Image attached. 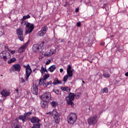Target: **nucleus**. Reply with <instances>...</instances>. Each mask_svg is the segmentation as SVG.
I'll return each instance as SVG.
<instances>
[{"mask_svg":"<svg viewBox=\"0 0 128 128\" xmlns=\"http://www.w3.org/2000/svg\"><path fill=\"white\" fill-rule=\"evenodd\" d=\"M70 70H72V66L68 65L67 67V72H68Z\"/></svg>","mask_w":128,"mask_h":128,"instance_id":"4c0bfd02","label":"nucleus"},{"mask_svg":"<svg viewBox=\"0 0 128 128\" xmlns=\"http://www.w3.org/2000/svg\"><path fill=\"white\" fill-rule=\"evenodd\" d=\"M26 34H30V32H32L34 30V24H32L29 22L26 24Z\"/></svg>","mask_w":128,"mask_h":128,"instance_id":"6e6552de","label":"nucleus"},{"mask_svg":"<svg viewBox=\"0 0 128 128\" xmlns=\"http://www.w3.org/2000/svg\"><path fill=\"white\" fill-rule=\"evenodd\" d=\"M21 68L22 67L20 66V64H14L12 66V68H10V72H20Z\"/></svg>","mask_w":128,"mask_h":128,"instance_id":"39448f33","label":"nucleus"},{"mask_svg":"<svg viewBox=\"0 0 128 128\" xmlns=\"http://www.w3.org/2000/svg\"><path fill=\"white\" fill-rule=\"evenodd\" d=\"M8 58H10V52H6L4 60L5 62H6L7 60H8Z\"/></svg>","mask_w":128,"mask_h":128,"instance_id":"4be33fe9","label":"nucleus"},{"mask_svg":"<svg viewBox=\"0 0 128 128\" xmlns=\"http://www.w3.org/2000/svg\"><path fill=\"white\" fill-rule=\"evenodd\" d=\"M8 52H10V54H14L16 53V50H8Z\"/></svg>","mask_w":128,"mask_h":128,"instance_id":"58836bf2","label":"nucleus"},{"mask_svg":"<svg viewBox=\"0 0 128 128\" xmlns=\"http://www.w3.org/2000/svg\"><path fill=\"white\" fill-rule=\"evenodd\" d=\"M56 65H52L48 68V70L50 72H54V70H56Z\"/></svg>","mask_w":128,"mask_h":128,"instance_id":"f3484780","label":"nucleus"},{"mask_svg":"<svg viewBox=\"0 0 128 128\" xmlns=\"http://www.w3.org/2000/svg\"><path fill=\"white\" fill-rule=\"evenodd\" d=\"M118 50H120V49H118Z\"/></svg>","mask_w":128,"mask_h":128,"instance_id":"4d7b16f0","label":"nucleus"},{"mask_svg":"<svg viewBox=\"0 0 128 128\" xmlns=\"http://www.w3.org/2000/svg\"><path fill=\"white\" fill-rule=\"evenodd\" d=\"M78 120L76 114L74 113H70L68 116L67 121L69 124H74Z\"/></svg>","mask_w":128,"mask_h":128,"instance_id":"f257e3e1","label":"nucleus"},{"mask_svg":"<svg viewBox=\"0 0 128 128\" xmlns=\"http://www.w3.org/2000/svg\"><path fill=\"white\" fill-rule=\"evenodd\" d=\"M102 8H105L106 10H110V8H108V6L106 4H104V6L102 7Z\"/></svg>","mask_w":128,"mask_h":128,"instance_id":"473e14b6","label":"nucleus"},{"mask_svg":"<svg viewBox=\"0 0 128 128\" xmlns=\"http://www.w3.org/2000/svg\"><path fill=\"white\" fill-rule=\"evenodd\" d=\"M88 60V62H90V64H92V60Z\"/></svg>","mask_w":128,"mask_h":128,"instance_id":"864d4df0","label":"nucleus"},{"mask_svg":"<svg viewBox=\"0 0 128 128\" xmlns=\"http://www.w3.org/2000/svg\"><path fill=\"white\" fill-rule=\"evenodd\" d=\"M50 78V74H45L43 76V78H41L39 81V84L40 86H42V83H44L45 82H46V80L47 78Z\"/></svg>","mask_w":128,"mask_h":128,"instance_id":"ddd939ff","label":"nucleus"},{"mask_svg":"<svg viewBox=\"0 0 128 128\" xmlns=\"http://www.w3.org/2000/svg\"><path fill=\"white\" fill-rule=\"evenodd\" d=\"M20 80L22 84H24V78H20Z\"/></svg>","mask_w":128,"mask_h":128,"instance_id":"79ce46f5","label":"nucleus"},{"mask_svg":"<svg viewBox=\"0 0 128 128\" xmlns=\"http://www.w3.org/2000/svg\"><path fill=\"white\" fill-rule=\"evenodd\" d=\"M88 122L90 126L96 124V123L98 122V116L96 115H94L93 116L88 118Z\"/></svg>","mask_w":128,"mask_h":128,"instance_id":"1a4fd4ad","label":"nucleus"},{"mask_svg":"<svg viewBox=\"0 0 128 128\" xmlns=\"http://www.w3.org/2000/svg\"><path fill=\"white\" fill-rule=\"evenodd\" d=\"M41 98L44 102H48L52 98L50 92H46L41 96Z\"/></svg>","mask_w":128,"mask_h":128,"instance_id":"423d86ee","label":"nucleus"},{"mask_svg":"<svg viewBox=\"0 0 128 128\" xmlns=\"http://www.w3.org/2000/svg\"><path fill=\"white\" fill-rule=\"evenodd\" d=\"M44 46V42H42L40 44H34L32 46L33 51L35 52H40Z\"/></svg>","mask_w":128,"mask_h":128,"instance_id":"f03ea898","label":"nucleus"},{"mask_svg":"<svg viewBox=\"0 0 128 128\" xmlns=\"http://www.w3.org/2000/svg\"><path fill=\"white\" fill-rule=\"evenodd\" d=\"M125 76H128V72H126V73L125 74Z\"/></svg>","mask_w":128,"mask_h":128,"instance_id":"603ef678","label":"nucleus"},{"mask_svg":"<svg viewBox=\"0 0 128 128\" xmlns=\"http://www.w3.org/2000/svg\"><path fill=\"white\" fill-rule=\"evenodd\" d=\"M66 100L68 104L71 105V106H74V104L72 100H74V94L70 93L68 96L66 98Z\"/></svg>","mask_w":128,"mask_h":128,"instance_id":"20e7f679","label":"nucleus"},{"mask_svg":"<svg viewBox=\"0 0 128 128\" xmlns=\"http://www.w3.org/2000/svg\"><path fill=\"white\" fill-rule=\"evenodd\" d=\"M48 30V26H43L41 30L38 32V36H44V34H46V31Z\"/></svg>","mask_w":128,"mask_h":128,"instance_id":"9d476101","label":"nucleus"},{"mask_svg":"<svg viewBox=\"0 0 128 128\" xmlns=\"http://www.w3.org/2000/svg\"><path fill=\"white\" fill-rule=\"evenodd\" d=\"M76 98H80V96H82V93L80 92H78V93H76V94H74Z\"/></svg>","mask_w":128,"mask_h":128,"instance_id":"c85d7f7f","label":"nucleus"},{"mask_svg":"<svg viewBox=\"0 0 128 128\" xmlns=\"http://www.w3.org/2000/svg\"><path fill=\"white\" fill-rule=\"evenodd\" d=\"M100 44L101 46H104V42H101V43Z\"/></svg>","mask_w":128,"mask_h":128,"instance_id":"3c124183","label":"nucleus"},{"mask_svg":"<svg viewBox=\"0 0 128 128\" xmlns=\"http://www.w3.org/2000/svg\"><path fill=\"white\" fill-rule=\"evenodd\" d=\"M6 51H3L0 53V58L4 60V58H6Z\"/></svg>","mask_w":128,"mask_h":128,"instance_id":"a211bd4d","label":"nucleus"},{"mask_svg":"<svg viewBox=\"0 0 128 128\" xmlns=\"http://www.w3.org/2000/svg\"><path fill=\"white\" fill-rule=\"evenodd\" d=\"M16 32H17V34H18V36L22 34V28L18 29L16 31Z\"/></svg>","mask_w":128,"mask_h":128,"instance_id":"cd10ccee","label":"nucleus"},{"mask_svg":"<svg viewBox=\"0 0 128 128\" xmlns=\"http://www.w3.org/2000/svg\"><path fill=\"white\" fill-rule=\"evenodd\" d=\"M24 68H26V76L25 77L26 80H28V78H30V74H32V68H30V66L29 64H28L27 66H24Z\"/></svg>","mask_w":128,"mask_h":128,"instance_id":"0eeeda50","label":"nucleus"},{"mask_svg":"<svg viewBox=\"0 0 128 128\" xmlns=\"http://www.w3.org/2000/svg\"><path fill=\"white\" fill-rule=\"evenodd\" d=\"M70 44H72V42H70V41L68 42V44L69 46H70Z\"/></svg>","mask_w":128,"mask_h":128,"instance_id":"8fccbe9b","label":"nucleus"},{"mask_svg":"<svg viewBox=\"0 0 128 128\" xmlns=\"http://www.w3.org/2000/svg\"><path fill=\"white\" fill-rule=\"evenodd\" d=\"M15 94H18V89H16L15 92H14Z\"/></svg>","mask_w":128,"mask_h":128,"instance_id":"a18cd8bd","label":"nucleus"},{"mask_svg":"<svg viewBox=\"0 0 128 128\" xmlns=\"http://www.w3.org/2000/svg\"><path fill=\"white\" fill-rule=\"evenodd\" d=\"M108 90L106 88H104L101 90L100 91V94H102L108 92Z\"/></svg>","mask_w":128,"mask_h":128,"instance_id":"5701e85b","label":"nucleus"},{"mask_svg":"<svg viewBox=\"0 0 128 128\" xmlns=\"http://www.w3.org/2000/svg\"><path fill=\"white\" fill-rule=\"evenodd\" d=\"M52 92H55V94H58V90H54Z\"/></svg>","mask_w":128,"mask_h":128,"instance_id":"ea45409f","label":"nucleus"},{"mask_svg":"<svg viewBox=\"0 0 128 128\" xmlns=\"http://www.w3.org/2000/svg\"><path fill=\"white\" fill-rule=\"evenodd\" d=\"M102 76H104V78H109L110 74L104 73Z\"/></svg>","mask_w":128,"mask_h":128,"instance_id":"e433bc0d","label":"nucleus"},{"mask_svg":"<svg viewBox=\"0 0 128 128\" xmlns=\"http://www.w3.org/2000/svg\"><path fill=\"white\" fill-rule=\"evenodd\" d=\"M56 49H51L49 51L46 52L45 56H52L54 54H56Z\"/></svg>","mask_w":128,"mask_h":128,"instance_id":"4468645a","label":"nucleus"},{"mask_svg":"<svg viewBox=\"0 0 128 128\" xmlns=\"http://www.w3.org/2000/svg\"><path fill=\"white\" fill-rule=\"evenodd\" d=\"M62 90H64L65 92H70V88H68V87H62Z\"/></svg>","mask_w":128,"mask_h":128,"instance_id":"393cba45","label":"nucleus"},{"mask_svg":"<svg viewBox=\"0 0 128 128\" xmlns=\"http://www.w3.org/2000/svg\"><path fill=\"white\" fill-rule=\"evenodd\" d=\"M4 48L8 52V50H10V48H8V47L6 46H4Z\"/></svg>","mask_w":128,"mask_h":128,"instance_id":"49530a36","label":"nucleus"},{"mask_svg":"<svg viewBox=\"0 0 128 128\" xmlns=\"http://www.w3.org/2000/svg\"><path fill=\"white\" fill-rule=\"evenodd\" d=\"M16 60V59L15 58H11L8 61V64H12V62H14Z\"/></svg>","mask_w":128,"mask_h":128,"instance_id":"bb28decb","label":"nucleus"},{"mask_svg":"<svg viewBox=\"0 0 128 128\" xmlns=\"http://www.w3.org/2000/svg\"><path fill=\"white\" fill-rule=\"evenodd\" d=\"M46 114H50V116H52L54 118L55 120L56 124L60 122V114L58 113L56 110H54L52 112H50L46 113Z\"/></svg>","mask_w":128,"mask_h":128,"instance_id":"7ed1b4c3","label":"nucleus"},{"mask_svg":"<svg viewBox=\"0 0 128 128\" xmlns=\"http://www.w3.org/2000/svg\"><path fill=\"white\" fill-rule=\"evenodd\" d=\"M62 84V81H58V78H55L52 84H54V86H56V84Z\"/></svg>","mask_w":128,"mask_h":128,"instance_id":"aec40b11","label":"nucleus"},{"mask_svg":"<svg viewBox=\"0 0 128 128\" xmlns=\"http://www.w3.org/2000/svg\"><path fill=\"white\" fill-rule=\"evenodd\" d=\"M48 101H43V102L42 104V106L44 108H48Z\"/></svg>","mask_w":128,"mask_h":128,"instance_id":"b1692460","label":"nucleus"},{"mask_svg":"<svg viewBox=\"0 0 128 128\" xmlns=\"http://www.w3.org/2000/svg\"><path fill=\"white\" fill-rule=\"evenodd\" d=\"M30 18V14L24 16L22 18V20H26V18Z\"/></svg>","mask_w":128,"mask_h":128,"instance_id":"7c9ffc66","label":"nucleus"},{"mask_svg":"<svg viewBox=\"0 0 128 128\" xmlns=\"http://www.w3.org/2000/svg\"><path fill=\"white\" fill-rule=\"evenodd\" d=\"M67 74L68 76H70V78L72 76V70L67 71Z\"/></svg>","mask_w":128,"mask_h":128,"instance_id":"2f4dec72","label":"nucleus"},{"mask_svg":"<svg viewBox=\"0 0 128 128\" xmlns=\"http://www.w3.org/2000/svg\"><path fill=\"white\" fill-rule=\"evenodd\" d=\"M18 38L19 40H21V42H22V40H24V35L22 34L18 36Z\"/></svg>","mask_w":128,"mask_h":128,"instance_id":"72a5a7b5","label":"nucleus"},{"mask_svg":"<svg viewBox=\"0 0 128 128\" xmlns=\"http://www.w3.org/2000/svg\"><path fill=\"white\" fill-rule=\"evenodd\" d=\"M38 86L35 84H33L31 88V92L34 94H38Z\"/></svg>","mask_w":128,"mask_h":128,"instance_id":"9b49d317","label":"nucleus"},{"mask_svg":"<svg viewBox=\"0 0 128 128\" xmlns=\"http://www.w3.org/2000/svg\"><path fill=\"white\" fill-rule=\"evenodd\" d=\"M22 20L23 21L21 22V24H22V26H24V25L26 26V22L24 21V20Z\"/></svg>","mask_w":128,"mask_h":128,"instance_id":"a19ab883","label":"nucleus"},{"mask_svg":"<svg viewBox=\"0 0 128 128\" xmlns=\"http://www.w3.org/2000/svg\"><path fill=\"white\" fill-rule=\"evenodd\" d=\"M68 75H66L65 76H64L63 78V82H66L68 80Z\"/></svg>","mask_w":128,"mask_h":128,"instance_id":"f704fd0d","label":"nucleus"},{"mask_svg":"<svg viewBox=\"0 0 128 128\" xmlns=\"http://www.w3.org/2000/svg\"><path fill=\"white\" fill-rule=\"evenodd\" d=\"M18 119L20 120H22V122H26V116L24 115L23 116H20L18 117Z\"/></svg>","mask_w":128,"mask_h":128,"instance_id":"412c9836","label":"nucleus"},{"mask_svg":"<svg viewBox=\"0 0 128 128\" xmlns=\"http://www.w3.org/2000/svg\"><path fill=\"white\" fill-rule=\"evenodd\" d=\"M76 12H78V8H76L75 10Z\"/></svg>","mask_w":128,"mask_h":128,"instance_id":"09e8293b","label":"nucleus"},{"mask_svg":"<svg viewBox=\"0 0 128 128\" xmlns=\"http://www.w3.org/2000/svg\"><path fill=\"white\" fill-rule=\"evenodd\" d=\"M84 60H84H86V59H85V60Z\"/></svg>","mask_w":128,"mask_h":128,"instance_id":"6e6d98bb","label":"nucleus"},{"mask_svg":"<svg viewBox=\"0 0 128 128\" xmlns=\"http://www.w3.org/2000/svg\"><path fill=\"white\" fill-rule=\"evenodd\" d=\"M30 120L32 124H40V119L36 117H32L31 118Z\"/></svg>","mask_w":128,"mask_h":128,"instance_id":"2eb2a0df","label":"nucleus"},{"mask_svg":"<svg viewBox=\"0 0 128 128\" xmlns=\"http://www.w3.org/2000/svg\"><path fill=\"white\" fill-rule=\"evenodd\" d=\"M77 26H80V22H78L76 23Z\"/></svg>","mask_w":128,"mask_h":128,"instance_id":"c03bdc74","label":"nucleus"},{"mask_svg":"<svg viewBox=\"0 0 128 128\" xmlns=\"http://www.w3.org/2000/svg\"><path fill=\"white\" fill-rule=\"evenodd\" d=\"M50 104L51 106H54V108H56V106H58V102H56L53 101L51 102Z\"/></svg>","mask_w":128,"mask_h":128,"instance_id":"c756f323","label":"nucleus"},{"mask_svg":"<svg viewBox=\"0 0 128 128\" xmlns=\"http://www.w3.org/2000/svg\"><path fill=\"white\" fill-rule=\"evenodd\" d=\"M40 72L42 74H44V72H48V70H46V68H44L43 66H42Z\"/></svg>","mask_w":128,"mask_h":128,"instance_id":"a878e982","label":"nucleus"},{"mask_svg":"<svg viewBox=\"0 0 128 128\" xmlns=\"http://www.w3.org/2000/svg\"><path fill=\"white\" fill-rule=\"evenodd\" d=\"M82 82L83 84H84V80L82 81Z\"/></svg>","mask_w":128,"mask_h":128,"instance_id":"5fc2aeb1","label":"nucleus"},{"mask_svg":"<svg viewBox=\"0 0 128 128\" xmlns=\"http://www.w3.org/2000/svg\"><path fill=\"white\" fill-rule=\"evenodd\" d=\"M1 94L3 96H10V92L6 90H4L1 92Z\"/></svg>","mask_w":128,"mask_h":128,"instance_id":"dca6fc26","label":"nucleus"},{"mask_svg":"<svg viewBox=\"0 0 128 128\" xmlns=\"http://www.w3.org/2000/svg\"><path fill=\"white\" fill-rule=\"evenodd\" d=\"M92 60H94V58H92Z\"/></svg>","mask_w":128,"mask_h":128,"instance_id":"13d9d810","label":"nucleus"},{"mask_svg":"<svg viewBox=\"0 0 128 128\" xmlns=\"http://www.w3.org/2000/svg\"><path fill=\"white\" fill-rule=\"evenodd\" d=\"M60 72L62 74V72H64V69H62V68H60Z\"/></svg>","mask_w":128,"mask_h":128,"instance_id":"de8ad7c7","label":"nucleus"},{"mask_svg":"<svg viewBox=\"0 0 128 128\" xmlns=\"http://www.w3.org/2000/svg\"><path fill=\"white\" fill-rule=\"evenodd\" d=\"M28 42H26L18 50V52L20 54L22 52H24L26 48L28 47Z\"/></svg>","mask_w":128,"mask_h":128,"instance_id":"f8f14e48","label":"nucleus"},{"mask_svg":"<svg viewBox=\"0 0 128 128\" xmlns=\"http://www.w3.org/2000/svg\"><path fill=\"white\" fill-rule=\"evenodd\" d=\"M50 64V60H48L46 62V64L48 65V64Z\"/></svg>","mask_w":128,"mask_h":128,"instance_id":"37998d69","label":"nucleus"},{"mask_svg":"<svg viewBox=\"0 0 128 128\" xmlns=\"http://www.w3.org/2000/svg\"><path fill=\"white\" fill-rule=\"evenodd\" d=\"M52 84V81H50L48 82L45 81L44 82H43L42 86H44V88H46V86H50V84Z\"/></svg>","mask_w":128,"mask_h":128,"instance_id":"6ab92c4d","label":"nucleus"},{"mask_svg":"<svg viewBox=\"0 0 128 128\" xmlns=\"http://www.w3.org/2000/svg\"><path fill=\"white\" fill-rule=\"evenodd\" d=\"M32 112H29L24 114V116H26H26H32Z\"/></svg>","mask_w":128,"mask_h":128,"instance_id":"c9c22d12","label":"nucleus"}]
</instances>
